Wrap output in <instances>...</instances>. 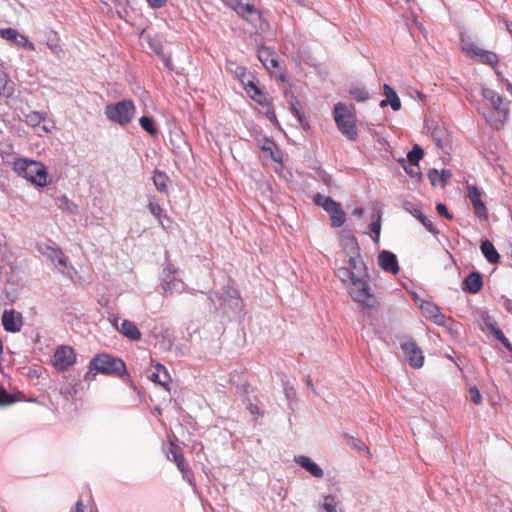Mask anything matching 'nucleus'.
<instances>
[{"mask_svg": "<svg viewBox=\"0 0 512 512\" xmlns=\"http://www.w3.org/2000/svg\"><path fill=\"white\" fill-rule=\"evenodd\" d=\"M411 214L416 218L418 219L419 221H421L422 217H425V215L421 212V210L419 208H414L412 211H411Z\"/></svg>", "mask_w": 512, "mask_h": 512, "instance_id": "obj_57", "label": "nucleus"}, {"mask_svg": "<svg viewBox=\"0 0 512 512\" xmlns=\"http://www.w3.org/2000/svg\"><path fill=\"white\" fill-rule=\"evenodd\" d=\"M89 368L98 373L116 377L128 375L126 365L122 359L105 353L93 357L89 363Z\"/></svg>", "mask_w": 512, "mask_h": 512, "instance_id": "obj_5", "label": "nucleus"}, {"mask_svg": "<svg viewBox=\"0 0 512 512\" xmlns=\"http://www.w3.org/2000/svg\"><path fill=\"white\" fill-rule=\"evenodd\" d=\"M259 148L264 152H268L273 161L280 164L282 163V150L277 146V144L273 140L269 138H264L262 141H260Z\"/></svg>", "mask_w": 512, "mask_h": 512, "instance_id": "obj_21", "label": "nucleus"}, {"mask_svg": "<svg viewBox=\"0 0 512 512\" xmlns=\"http://www.w3.org/2000/svg\"><path fill=\"white\" fill-rule=\"evenodd\" d=\"M38 252L49 259L62 273L68 268V258L59 248L43 244L38 246Z\"/></svg>", "mask_w": 512, "mask_h": 512, "instance_id": "obj_10", "label": "nucleus"}, {"mask_svg": "<svg viewBox=\"0 0 512 512\" xmlns=\"http://www.w3.org/2000/svg\"><path fill=\"white\" fill-rule=\"evenodd\" d=\"M93 370L89 368V371L85 374L84 379L86 381H92L94 379L95 374L92 373Z\"/></svg>", "mask_w": 512, "mask_h": 512, "instance_id": "obj_61", "label": "nucleus"}, {"mask_svg": "<svg viewBox=\"0 0 512 512\" xmlns=\"http://www.w3.org/2000/svg\"><path fill=\"white\" fill-rule=\"evenodd\" d=\"M460 41L462 51L472 59L492 67L499 63V57L496 53L480 48L468 36L461 34Z\"/></svg>", "mask_w": 512, "mask_h": 512, "instance_id": "obj_8", "label": "nucleus"}, {"mask_svg": "<svg viewBox=\"0 0 512 512\" xmlns=\"http://www.w3.org/2000/svg\"><path fill=\"white\" fill-rule=\"evenodd\" d=\"M136 107L132 100L124 99L117 103H111L105 107L106 118L120 126L129 124L135 114Z\"/></svg>", "mask_w": 512, "mask_h": 512, "instance_id": "obj_6", "label": "nucleus"}, {"mask_svg": "<svg viewBox=\"0 0 512 512\" xmlns=\"http://www.w3.org/2000/svg\"><path fill=\"white\" fill-rule=\"evenodd\" d=\"M469 398H470V401L473 402L474 404H476V405L481 404L482 395L476 386H471L469 388Z\"/></svg>", "mask_w": 512, "mask_h": 512, "instance_id": "obj_43", "label": "nucleus"}, {"mask_svg": "<svg viewBox=\"0 0 512 512\" xmlns=\"http://www.w3.org/2000/svg\"><path fill=\"white\" fill-rule=\"evenodd\" d=\"M47 46L55 54H58L61 51V47H60L58 39L56 37L48 38Z\"/></svg>", "mask_w": 512, "mask_h": 512, "instance_id": "obj_46", "label": "nucleus"}, {"mask_svg": "<svg viewBox=\"0 0 512 512\" xmlns=\"http://www.w3.org/2000/svg\"><path fill=\"white\" fill-rule=\"evenodd\" d=\"M0 36L7 41L15 43L18 47L25 48L29 51L35 50L34 44L30 42L26 36L20 34L13 28L0 29Z\"/></svg>", "mask_w": 512, "mask_h": 512, "instance_id": "obj_13", "label": "nucleus"}, {"mask_svg": "<svg viewBox=\"0 0 512 512\" xmlns=\"http://www.w3.org/2000/svg\"><path fill=\"white\" fill-rule=\"evenodd\" d=\"M384 95L386 96V99L381 100L380 107L384 108L387 105H390L393 111H398L401 109V101L397 95V93L394 91L392 87H390L388 84H384Z\"/></svg>", "mask_w": 512, "mask_h": 512, "instance_id": "obj_22", "label": "nucleus"}, {"mask_svg": "<svg viewBox=\"0 0 512 512\" xmlns=\"http://www.w3.org/2000/svg\"><path fill=\"white\" fill-rule=\"evenodd\" d=\"M225 3L230 6L232 9H234L235 7L238 6L239 2H241L242 0H224Z\"/></svg>", "mask_w": 512, "mask_h": 512, "instance_id": "obj_58", "label": "nucleus"}, {"mask_svg": "<svg viewBox=\"0 0 512 512\" xmlns=\"http://www.w3.org/2000/svg\"><path fill=\"white\" fill-rule=\"evenodd\" d=\"M76 362V354L70 346H59L56 348L52 363L59 371H66Z\"/></svg>", "mask_w": 512, "mask_h": 512, "instance_id": "obj_9", "label": "nucleus"}, {"mask_svg": "<svg viewBox=\"0 0 512 512\" xmlns=\"http://www.w3.org/2000/svg\"><path fill=\"white\" fill-rule=\"evenodd\" d=\"M480 250L484 255L485 259L490 264H496L500 260V255L494 247L493 243L489 240H484L481 242Z\"/></svg>", "mask_w": 512, "mask_h": 512, "instance_id": "obj_28", "label": "nucleus"}, {"mask_svg": "<svg viewBox=\"0 0 512 512\" xmlns=\"http://www.w3.org/2000/svg\"><path fill=\"white\" fill-rule=\"evenodd\" d=\"M290 109H291L292 114L298 119V121L302 125L308 126V123L305 120L304 114L301 111V107H300L298 101L294 98L291 99V101H290Z\"/></svg>", "mask_w": 512, "mask_h": 512, "instance_id": "obj_38", "label": "nucleus"}, {"mask_svg": "<svg viewBox=\"0 0 512 512\" xmlns=\"http://www.w3.org/2000/svg\"><path fill=\"white\" fill-rule=\"evenodd\" d=\"M155 371L154 372H151L149 375H148V378L156 383V384H159L163 387H166L167 384L170 382V375L167 371V369L160 363H156L155 366Z\"/></svg>", "mask_w": 512, "mask_h": 512, "instance_id": "obj_25", "label": "nucleus"}, {"mask_svg": "<svg viewBox=\"0 0 512 512\" xmlns=\"http://www.w3.org/2000/svg\"><path fill=\"white\" fill-rule=\"evenodd\" d=\"M119 321H120V317L118 315H111L109 317V322L111 323V325L118 331V328H120V324H119Z\"/></svg>", "mask_w": 512, "mask_h": 512, "instance_id": "obj_54", "label": "nucleus"}, {"mask_svg": "<svg viewBox=\"0 0 512 512\" xmlns=\"http://www.w3.org/2000/svg\"><path fill=\"white\" fill-rule=\"evenodd\" d=\"M153 183L156 187V189L161 192V193H167L168 191V187H167V182H168V176L164 173V172H161L159 170H155L153 172Z\"/></svg>", "mask_w": 512, "mask_h": 512, "instance_id": "obj_33", "label": "nucleus"}, {"mask_svg": "<svg viewBox=\"0 0 512 512\" xmlns=\"http://www.w3.org/2000/svg\"><path fill=\"white\" fill-rule=\"evenodd\" d=\"M234 73L240 80H242V77L245 76V68L237 66L234 70Z\"/></svg>", "mask_w": 512, "mask_h": 512, "instance_id": "obj_56", "label": "nucleus"}, {"mask_svg": "<svg viewBox=\"0 0 512 512\" xmlns=\"http://www.w3.org/2000/svg\"><path fill=\"white\" fill-rule=\"evenodd\" d=\"M306 383H307L308 389H310L314 394H316V390L314 388V385L312 383V379L310 376H307Z\"/></svg>", "mask_w": 512, "mask_h": 512, "instance_id": "obj_59", "label": "nucleus"}, {"mask_svg": "<svg viewBox=\"0 0 512 512\" xmlns=\"http://www.w3.org/2000/svg\"><path fill=\"white\" fill-rule=\"evenodd\" d=\"M342 252L347 257V266L339 267L336 276L349 285V293L354 301L363 304V312L370 316L374 310L370 303L372 298L368 283L367 268L360 256V247L356 237L344 236L341 241Z\"/></svg>", "mask_w": 512, "mask_h": 512, "instance_id": "obj_1", "label": "nucleus"}, {"mask_svg": "<svg viewBox=\"0 0 512 512\" xmlns=\"http://www.w3.org/2000/svg\"><path fill=\"white\" fill-rule=\"evenodd\" d=\"M222 290L223 292L221 294L213 293L209 296L212 306L216 310L223 309L224 312H227L226 308L233 312L240 311L242 307V299L240 298L238 291L231 285H225Z\"/></svg>", "mask_w": 512, "mask_h": 512, "instance_id": "obj_7", "label": "nucleus"}, {"mask_svg": "<svg viewBox=\"0 0 512 512\" xmlns=\"http://www.w3.org/2000/svg\"><path fill=\"white\" fill-rule=\"evenodd\" d=\"M258 59L263 66L271 71L278 66L277 55L268 48L262 47L258 50Z\"/></svg>", "mask_w": 512, "mask_h": 512, "instance_id": "obj_24", "label": "nucleus"}, {"mask_svg": "<svg viewBox=\"0 0 512 512\" xmlns=\"http://www.w3.org/2000/svg\"><path fill=\"white\" fill-rule=\"evenodd\" d=\"M422 313L429 317L437 325H445L447 317L440 311V308L432 302L421 300L419 305Z\"/></svg>", "mask_w": 512, "mask_h": 512, "instance_id": "obj_17", "label": "nucleus"}, {"mask_svg": "<svg viewBox=\"0 0 512 512\" xmlns=\"http://www.w3.org/2000/svg\"><path fill=\"white\" fill-rule=\"evenodd\" d=\"M334 120L338 130L349 141H355L358 138V128L356 125V115L354 107H348L344 103H337L334 106Z\"/></svg>", "mask_w": 512, "mask_h": 512, "instance_id": "obj_4", "label": "nucleus"}, {"mask_svg": "<svg viewBox=\"0 0 512 512\" xmlns=\"http://www.w3.org/2000/svg\"><path fill=\"white\" fill-rule=\"evenodd\" d=\"M177 269L169 262H167L163 268L161 278H171L176 276Z\"/></svg>", "mask_w": 512, "mask_h": 512, "instance_id": "obj_45", "label": "nucleus"}, {"mask_svg": "<svg viewBox=\"0 0 512 512\" xmlns=\"http://www.w3.org/2000/svg\"><path fill=\"white\" fill-rule=\"evenodd\" d=\"M496 338L509 350L512 351V344L509 342V340L505 337L503 332L497 327L496 323L493 325H488Z\"/></svg>", "mask_w": 512, "mask_h": 512, "instance_id": "obj_39", "label": "nucleus"}, {"mask_svg": "<svg viewBox=\"0 0 512 512\" xmlns=\"http://www.w3.org/2000/svg\"><path fill=\"white\" fill-rule=\"evenodd\" d=\"M2 325L5 331L19 332L23 325L22 315L13 309L5 310L2 315Z\"/></svg>", "mask_w": 512, "mask_h": 512, "instance_id": "obj_14", "label": "nucleus"}, {"mask_svg": "<svg viewBox=\"0 0 512 512\" xmlns=\"http://www.w3.org/2000/svg\"><path fill=\"white\" fill-rule=\"evenodd\" d=\"M350 96L357 102H364L369 99L370 94L363 85L352 84L349 87Z\"/></svg>", "mask_w": 512, "mask_h": 512, "instance_id": "obj_31", "label": "nucleus"}, {"mask_svg": "<svg viewBox=\"0 0 512 512\" xmlns=\"http://www.w3.org/2000/svg\"><path fill=\"white\" fill-rule=\"evenodd\" d=\"M58 207L62 210L69 212L70 214H78V206L71 201L66 195H62L58 199Z\"/></svg>", "mask_w": 512, "mask_h": 512, "instance_id": "obj_36", "label": "nucleus"}, {"mask_svg": "<svg viewBox=\"0 0 512 512\" xmlns=\"http://www.w3.org/2000/svg\"><path fill=\"white\" fill-rule=\"evenodd\" d=\"M70 512H83V504L81 501H78L76 504H75V507L73 510H71Z\"/></svg>", "mask_w": 512, "mask_h": 512, "instance_id": "obj_60", "label": "nucleus"}, {"mask_svg": "<svg viewBox=\"0 0 512 512\" xmlns=\"http://www.w3.org/2000/svg\"><path fill=\"white\" fill-rule=\"evenodd\" d=\"M378 265L383 271L391 273L393 275L399 272L397 256L390 251L383 250L379 253Z\"/></svg>", "mask_w": 512, "mask_h": 512, "instance_id": "obj_15", "label": "nucleus"}, {"mask_svg": "<svg viewBox=\"0 0 512 512\" xmlns=\"http://www.w3.org/2000/svg\"><path fill=\"white\" fill-rule=\"evenodd\" d=\"M15 402V397L0 386V406H7Z\"/></svg>", "mask_w": 512, "mask_h": 512, "instance_id": "obj_42", "label": "nucleus"}, {"mask_svg": "<svg viewBox=\"0 0 512 512\" xmlns=\"http://www.w3.org/2000/svg\"><path fill=\"white\" fill-rule=\"evenodd\" d=\"M436 211L443 217H445L446 219H449L451 220L453 218L452 214L449 213L446 205H444L443 203H438L437 206H436Z\"/></svg>", "mask_w": 512, "mask_h": 512, "instance_id": "obj_50", "label": "nucleus"}, {"mask_svg": "<svg viewBox=\"0 0 512 512\" xmlns=\"http://www.w3.org/2000/svg\"><path fill=\"white\" fill-rule=\"evenodd\" d=\"M318 512H343L342 500L336 494L324 495L317 506Z\"/></svg>", "mask_w": 512, "mask_h": 512, "instance_id": "obj_16", "label": "nucleus"}, {"mask_svg": "<svg viewBox=\"0 0 512 512\" xmlns=\"http://www.w3.org/2000/svg\"><path fill=\"white\" fill-rule=\"evenodd\" d=\"M294 461L297 465H299L301 468H303L306 472H308L311 476L315 478H322L324 476L323 469L314 462L310 457L308 456H295Z\"/></svg>", "mask_w": 512, "mask_h": 512, "instance_id": "obj_18", "label": "nucleus"}, {"mask_svg": "<svg viewBox=\"0 0 512 512\" xmlns=\"http://www.w3.org/2000/svg\"><path fill=\"white\" fill-rule=\"evenodd\" d=\"M423 226L429 231L431 232L432 234H437L438 233V230L436 229V227L434 226L433 222L428 219L426 216L425 217H422L421 221H420Z\"/></svg>", "mask_w": 512, "mask_h": 512, "instance_id": "obj_49", "label": "nucleus"}, {"mask_svg": "<svg viewBox=\"0 0 512 512\" xmlns=\"http://www.w3.org/2000/svg\"><path fill=\"white\" fill-rule=\"evenodd\" d=\"M481 94L494 109V111L482 112L486 122L496 130L503 128L508 116V108L503 98L490 88H483Z\"/></svg>", "mask_w": 512, "mask_h": 512, "instance_id": "obj_3", "label": "nucleus"}, {"mask_svg": "<svg viewBox=\"0 0 512 512\" xmlns=\"http://www.w3.org/2000/svg\"><path fill=\"white\" fill-rule=\"evenodd\" d=\"M139 123L140 126L150 135L154 136L157 134V129L152 118L148 116H142L139 119Z\"/></svg>", "mask_w": 512, "mask_h": 512, "instance_id": "obj_37", "label": "nucleus"}, {"mask_svg": "<svg viewBox=\"0 0 512 512\" xmlns=\"http://www.w3.org/2000/svg\"><path fill=\"white\" fill-rule=\"evenodd\" d=\"M329 215L331 217V224L333 227L339 228L345 223V212L339 203L334 207Z\"/></svg>", "mask_w": 512, "mask_h": 512, "instance_id": "obj_34", "label": "nucleus"}, {"mask_svg": "<svg viewBox=\"0 0 512 512\" xmlns=\"http://www.w3.org/2000/svg\"><path fill=\"white\" fill-rule=\"evenodd\" d=\"M46 118V113L39 111H31L25 115V122L31 127H36Z\"/></svg>", "mask_w": 512, "mask_h": 512, "instance_id": "obj_35", "label": "nucleus"}, {"mask_svg": "<svg viewBox=\"0 0 512 512\" xmlns=\"http://www.w3.org/2000/svg\"><path fill=\"white\" fill-rule=\"evenodd\" d=\"M167 458L171 461H174L178 470H183V467L187 466V463L185 461V458L183 454L179 451V449L171 443L168 452H167Z\"/></svg>", "mask_w": 512, "mask_h": 512, "instance_id": "obj_29", "label": "nucleus"}, {"mask_svg": "<svg viewBox=\"0 0 512 512\" xmlns=\"http://www.w3.org/2000/svg\"><path fill=\"white\" fill-rule=\"evenodd\" d=\"M285 392H286V396H287V397H290L291 395H294V394H295L294 389H293L292 387H289V388L287 387V388H285Z\"/></svg>", "mask_w": 512, "mask_h": 512, "instance_id": "obj_64", "label": "nucleus"}, {"mask_svg": "<svg viewBox=\"0 0 512 512\" xmlns=\"http://www.w3.org/2000/svg\"><path fill=\"white\" fill-rule=\"evenodd\" d=\"M424 151L423 149L415 145L413 149L408 153L407 158L410 164H418L419 160L423 157Z\"/></svg>", "mask_w": 512, "mask_h": 512, "instance_id": "obj_41", "label": "nucleus"}, {"mask_svg": "<svg viewBox=\"0 0 512 512\" xmlns=\"http://www.w3.org/2000/svg\"><path fill=\"white\" fill-rule=\"evenodd\" d=\"M148 209L152 215H154L156 218L161 219L164 218L168 222H170V218L167 216V214L164 213L162 207L156 203V202H150L148 204Z\"/></svg>", "mask_w": 512, "mask_h": 512, "instance_id": "obj_40", "label": "nucleus"}, {"mask_svg": "<svg viewBox=\"0 0 512 512\" xmlns=\"http://www.w3.org/2000/svg\"><path fill=\"white\" fill-rule=\"evenodd\" d=\"M150 7L161 8L165 5L166 0H146Z\"/></svg>", "mask_w": 512, "mask_h": 512, "instance_id": "obj_53", "label": "nucleus"}, {"mask_svg": "<svg viewBox=\"0 0 512 512\" xmlns=\"http://www.w3.org/2000/svg\"><path fill=\"white\" fill-rule=\"evenodd\" d=\"M251 98L253 100H255L256 102H258L260 105L268 104L266 95L264 93H263V96H257V97L255 95H251Z\"/></svg>", "mask_w": 512, "mask_h": 512, "instance_id": "obj_55", "label": "nucleus"}, {"mask_svg": "<svg viewBox=\"0 0 512 512\" xmlns=\"http://www.w3.org/2000/svg\"><path fill=\"white\" fill-rule=\"evenodd\" d=\"M15 92V83L10 79L9 75L0 69V99L10 98Z\"/></svg>", "mask_w": 512, "mask_h": 512, "instance_id": "obj_27", "label": "nucleus"}, {"mask_svg": "<svg viewBox=\"0 0 512 512\" xmlns=\"http://www.w3.org/2000/svg\"><path fill=\"white\" fill-rule=\"evenodd\" d=\"M439 176H440V186L443 187L447 184L449 179L452 177V174L448 170H442L441 172H439Z\"/></svg>", "mask_w": 512, "mask_h": 512, "instance_id": "obj_51", "label": "nucleus"}, {"mask_svg": "<svg viewBox=\"0 0 512 512\" xmlns=\"http://www.w3.org/2000/svg\"><path fill=\"white\" fill-rule=\"evenodd\" d=\"M118 332L131 341H138L142 336L137 326L130 320H123L120 328H118Z\"/></svg>", "mask_w": 512, "mask_h": 512, "instance_id": "obj_26", "label": "nucleus"}, {"mask_svg": "<svg viewBox=\"0 0 512 512\" xmlns=\"http://www.w3.org/2000/svg\"><path fill=\"white\" fill-rule=\"evenodd\" d=\"M13 170L18 176L38 187L47 185L48 171L41 162L18 158L13 162Z\"/></svg>", "mask_w": 512, "mask_h": 512, "instance_id": "obj_2", "label": "nucleus"}, {"mask_svg": "<svg viewBox=\"0 0 512 512\" xmlns=\"http://www.w3.org/2000/svg\"><path fill=\"white\" fill-rule=\"evenodd\" d=\"M483 287V278L481 273L473 271L469 273L464 281L462 289L472 294L478 293Z\"/></svg>", "mask_w": 512, "mask_h": 512, "instance_id": "obj_20", "label": "nucleus"}, {"mask_svg": "<svg viewBox=\"0 0 512 512\" xmlns=\"http://www.w3.org/2000/svg\"><path fill=\"white\" fill-rule=\"evenodd\" d=\"M246 91L251 95L263 96L262 91L254 84L252 81H249L246 85Z\"/></svg>", "mask_w": 512, "mask_h": 512, "instance_id": "obj_47", "label": "nucleus"}, {"mask_svg": "<svg viewBox=\"0 0 512 512\" xmlns=\"http://www.w3.org/2000/svg\"><path fill=\"white\" fill-rule=\"evenodd\" d=\"M313 201L317 206L322 207L328 214L336 207L338 204L331 197L317 193L313 197Z\"/></svg>", "mask_w": 512, "mask_h": 512, "instance_id": "obj_30", "label": "nucleus"}, {"mask_svg": "<svg viewBox=\"0 0 512 512\" xmlns=\"http://www.w3.org/2000/svg\"><path fill=\"white\" fill-rule=\"evenodd\" d=\"M428 177L433 186H440V176L439 171L436 169H431L428 172Z\"/></svg>", "mask_w": 512, "mask_h": 512, "instance_id": "obj_48", "label": "nucleus"}, {"mask_svg": "<svg viewBox=\"0 0 512 512\" xmlns=\"http://www.w3.org/2000/svg\"><path fill=\"white\" fill-rule=\"evenodd\" d=\"M467 195L473 206L475 215L480 219H487L488 211L485 203L482 201L481 190L476 185H468Z\"/></svg>", "mask_w": 512, "mask_h": 512, "instance_id": "obj_12", "label": "nucleus"}, {"mask_svg": "<svg viewBox=\"0 0 512 512\" xmlns=\"http://www.w3.org/2000/svg\"><path fill=\"white\" fill-rule=\"evenodd\" d=\"M161 288L166 295L183 293L186 291L185 283L177 276H173L171 278H161Z\"/></svg>", "mask_w": 512, "mask_h": 512, "instance_id": "obj_19", "label": "nucleus"}, {"mask_svg": "<svg viewBox=\"0 0 512 512\" xmlns=\"http://www.w3.org/2000/svg\"><path fill=\"white\" fill-rule=\"evenodd\" d=\"M498 22L502 23L505 26V28H507V26L511 23L508 19L501 16L498 17Z\"/></svg>", "mask_w": 512, "mask_h": 512, "instance_id": "obj_62", "label": "nucleus"}, {"mask_svg": "<svg viewBox=\"0 0 512 512\" xmlns=\"http://www.w3.org/2000/svg\"><path fill=\"white\" fill-rule=\"evenodd\" d=\"M354 447L358 450H362L363 448H365V445L361 441L356 440V443H354Z\"/></svg>", "mask_w": 512, "mask_h": 512, "instance_id": "obj_63", "label": "nucleus"}, {"mask_svg": "<svg viewBox=\"0 0 512 512\" xmlns=\"http://www.w3.org/2000/svg\"><path fill=\"white\" fill-rule=\"evenodd\" d=\"M401 350L412 368L419 369L424 364V356L421 349L412 340L401 343Z\"/></svg>", "mask_w": 512, "mask_h": 512, "instance_id": "obj_11", "label": "nucleus"}, {"mask_svg": "<svg viewBox=\"0 0 512 512\" xmlns=\"http://www.w3.org/2000/svg\"><path fill=\"white\" fill-rule=\"evenodd\" d=\"M179 471L181 472L183 479L185 481H187L189 483V485H191L192 487L196 486L194 475L191 472V470L189 469L188 465L183 467V470H179Z\"/></svg>", "mask_w": 512, "mask_h": 512, "instance_id": "obj_44", "label": "nucleus"}, {"mask_svg": "<svg viewBox=\"0 0 512 512\" xmlns=\"http://www.w3.org/2000/svg\"><path fill=\"white\" fill-rule=\"evenodd\" d=\"M380 232H381V215L379 212L376 213L372 222L368 226V231L366 234H370L374 243H379L380 240Z\"/></svg>", "mask_w": 512, "mask_h": 512, "instance_id": "obj_32", "label": "nucleus"}, {"mask_svg": "<svg viewBox=\"0 0 512 512\" xmlns=\"http://www.w3.org/2000/svg\"><path fill=\"white\" fill-rule=\"evenodd\" d=\"M405 170H406L407 174H409L411 177H419L420 176L418 164H411V167L409 169L405 168Z\"/></svg>", "mask_w": 512, "mask_h": 512, "instance_id": "obj_52", "label": "nucleus"}, {"mask_svg": "<svg viewBox=\"0 0 512 512\" xmlns=\"http://www.w3.org/2000/svg\"><path fill=\"white\" fill-rule=\"evenodd\" d=\"M233 10L242 18L250 22H254L260 18L259 11L253 4L250 3L243 4L241 1Z\"/></svg>", "mask_w": 512, "mask_h": 512, "instance_id": "obj_23", "label": "nucleus"}]
</instances>
